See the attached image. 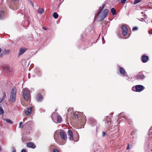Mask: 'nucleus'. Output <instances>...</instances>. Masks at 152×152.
<instances>
[{
	"label": "nucleus",
	"mask_w": 152,
	"mask_h": 152,
	"mask_svg": "<svg viewBox=\"0 0 152 152\" xmlns=\"http://www.w3.org/2000/svg\"><path fill=\"white\" fill-rule=\"evenodd\" d=\"M122 29V33L124 36L126 35L127 34L128 29L126 26L123 25L121 27Z\"/></svg>",
	"instance_id": "obj_8"
},
{
	"label": "nucleus",
	"mask_w": 152,
	"mask_h": 152,
	"mask_svg": "<svg viewBox=\"0 0 152 152\" xmlns=\"http://www.w3.org/2000/svg\"><path fill=\"white\" fill-rule=\"evenodd\" d=\"M53 17L55 19H57L58 16V14L56 12H54L53 13Z\"/></svg>",
	"instance_id": "obj_24"
},
{
	"label": "nucleus",
	"mask_w": 152,
	"mask_h": 152,
	"mask_svg": "<svg viewBox=\"0 0 152 152\" xmlns=\"http://www.w3.org/2000/svg\"><path fill=\"white\" fill-rule=\"evenodd\" d=\"M28 20H25V22H24V23H28Z\"/></svg>",
	"instance_id": "obj_41"
},
{
	"label": "nucleus",
	"mask_w": 152,
	"mask_h": 152,
	"mask_svg": "<svg viewBox=\"0 0 152 152\" xmlns=\"http://www.w3.org/2000/svg\"><path fill=\"white\" fill-rule=\"evenodd\" d=\"M27 120V118L25 117L23 119V122H24V121H26Z\"/></svg>",
	"instance_id": "obj_37"
},
{
	"label": "nucleus",
	"mask_w": 152,
	"mask_h": 152,
	"mask_svg": "<svg viewBox=\"0 0 152 152\" xmlns=\"http://www.w3.org/2000/svg\"><path fill=\"white\" fill-rule=\"evenodd\" d=\"M26 25H26L24 24V23L23 24V26H26Z\"/></svg>",
	"instance_id": "obj_46"
},
{
	"label": "nucleus",
	"mask_w": 152,
	"mask_h": 152,
	"mask_svg": "<svg viewBox=\"0 0 152 152\" xmlns=\"http://www.w3.org/2000/svg\"><path fill=\"white\" fill-rule=\"evenodd\" d=\"M22 95L24 99L28 101L30 99V91L27 88L23 89L22 91Z\"/></svg>",
	"instance_id": "obj_2"
},
{
	"label": "nucleus",
	"mask_w": 152,
	"mask_h": 152,
	"mask_svg": "<svg viewBox=\"0 0 152 152\" xmlns=\"http://www.w3.org/2000/svg\"><path fill=\"white\" fill-rule=\"evenodd\" d=\"M57 117V118L58 122L59 123H61L62 121V118L61 116L59 115H57V113L56 112L53 113L51 115V118L53 121L54 122L55 121L54 120L55 118Z\"/></svg>",
	"instance_id": "obj_5"
},
{
	"label": "nucleus",
	"mask_w": 152,
	"mask_h": 152,
	"mask_svg": "<svg viewBox=\"0 0 152 152\" xmlns=\"http://www.w3.org/2000/svg\"><path fill=\"white\" fill-rule=\"evenodd\" d=\"M125 77L126 78V79L129 81H130L131 80V78L130 77Z\"/></svg>",
	"instance_id": "obj_33"
},
{
	"label": "nucleus",
	"mask_w": 152,
	"mask_h": 152,
	"mask_svg": "<svg viewBox=\"0 0 152 152\" xmlns=\"http://www.w3.org/2000/svg\"><path fill=\"white\" fill-rule=\"evenodd\" d=\"M130 147H129V144H128V146L127 148V149H129L130 148Z\"/></svg>",
	"instance_id": "obj_40"
},
{
	"label": "nucleus",
	"mask_w": 152,
	"mask_h": 152,
	"mask_svg": "<svg viewBox=\"0 0 152 152\" xmlns=\"http://www.w3.org/2000/svg\"><path fill=\"white\" fill-rule=\"evenodd\" d=\"M144 19L143 18H140V19H139V20L140 21H143Z\"/></svg>",
	"instance_id": "obj_39"
},
{
	"label": "nucleus",
	"mask_w": 152,
	"mask_h": 152,
	"mask_svg": "<svg viewBox=\"0 0 152 152\" xmlns=\"http://www.w3.org/2000/svg\"><path fill=\"white\" fill-rule=\"evenodd\" d=\"M145 89L144 86L141 85H137L132 87V89L134 91L140 92L142 91Z\"/></svg>",
	"instance_id": "obj_4"
},
{
	"label": "nucleus",
	"mask_w": 152,
	"mask_h": 152,
	"mask_svg": "<svg viewBox=\"0 0 152 152\" xmlns=\"http://www.w3.org/2000/svg\"><path fill=\"white\" fill-rule=\"evenodd\" d=\"M53 152H59L58 150L56 149H53Z\"/></svg>",
	"instance_id": "obj_31"
},
{
	"label": "nucleus",
	"mask_w": 152,
	"mask_h": 152,
	"mask_svg": "<svg viewBox=\"0 0 152 152\" xmlns=\"http://www.w3.org/2000/svg\"><path fill=\"white\" fill-rule=\"evenodd\" d=\"M127 0H121V2L122 4H124L125 3Z\"/></svg>",
	"instance_id": "obj_32"
},
{
	"label": "nucleus",
	"mask_w": 152,
	"mask_h": 152,
	"mask_svg": "<svg viewBox=\"0 0 152 152\" xmlns=\"http://www.w3.org/2000/svg\"><path fill=\"white\" fill-rule=\"evenodd\" d=\"M21 152H26V151L25 149H23L21 150Z\"/></svg>",
	"instance_id": "obj_35"
},
{
	"label": "nucleus",
	"mask_w": 152,
	"mask_h": 152,
	"mask_svg": "<svg viewBox=\"0 0 152 152\" xmlns=\"http://www.w3.org/2000/svg\"><path fill=\"white\" fill-rule=\"evenodd\" d=\"M105 121V124L107 126L110 125L112 124L110 116L107 117L106 118Z\"/></svg>",
	"instance_id": "obj_9"
},
{
	"label": "nucleus",
	"mask_w": 152,
	"mask_h": 152,
	"mask_svg": "<svg viewBox=\"0 0 152 152\" xmlns=\"http://www.w3.org/2000/svg\"><path fill=\"white\" fill-rule=\"evenodd\" d=\"M96 124V121L95 120H94V124Z\"/></svg>",
	"instance_id": "obj_43"
},
{
	"label": "nucleus",
	"mask_w": 152,
	"mask_h": 152,
	"mask_svg": "<svg viewBox=\"0 0 152 152\" xmlns=\"http://www.w3.org/2000/svg\"><path fill=\"white\" fill-rule=\"evenodd\" d=\"M23 127V122H20L19 123V127L21 128H22Z\"/></svg>",
	"instance_id": "obj_27"
},
{
	"label": "nucleus",
	"mask_w": 152,
	"mask_h": 152,
	"mask_svg": "<svg viewBox=\"0 0 152 152\" xmlns=\"http://www.w3.org/2000/svg\"><path fill=\"white\" fill-rule=\"evenodd\" d=\"M3 96L2 98L4 99L6 97V93L5 92L3 93Z\"/></svg>",
	"instance_id": "obj_28"
},
{
	"label": "nucleus",
	"mask_w": 152,
	"mask_h": 152,
	"mask_svg": "<svg viewBox=\"0 0 152 152\" xmlns=\"http://www.w3.org/2000/svg\"><path fill=\"white\" fill-rule=\"evenodd\" d=\"M68 134L69 136V140H72L73 139V136L72 131L71 130H69L68 132Z\"/></svg>",
	"instance_id": "obj_13"
},
{
	"label": "nucleus",
	"mask_w": 152,
	"mask_h": 152,
	"mask_svg": "<svg viewBox=\"0 0 152 152\" xmlns=\"http://www.w3.org/2000/svg\"><path fill=\"white\" fill-rule=\"evenodd\" d=\"M119 71L120 74L123 76H124V77H128V75L126 74V72H125V70L123 68H120Z\"/></svg>",
	"instance_id": "obj_11"
},
{
	"label": "nucleus",
	"mask_w": 152,
	"mask_h": 152,
	"mask_svg": "<svg viewBox=\"0 0 152 152\" xmlns=\"http://www.w3.org/2000/svg\"><path fill=\"white\" fill-rule=\"evenodd\" d=\"M4 12L2 11H0V20L2 19L4 17Z\"/></svg>",
	"instance_id": "obj_20"
},
{
	"label": "nucleus",
	"mask_w": 152,
	"mask_h": 152,
	"mask_svg": "<svg viewBox=\"0 0 152 152\" xmlns=\"http://www.w3.org/2000/svg\"><path fill=\"white\" fill-rule=\"evenodd\" d=\"M152 130V126L150 128V131H151Z\"/></svg>",
	"instance_id": "obj_45"
},
{
	"label": "nucleus",
	"mask_w": 152,
	"mask_h": 152,
	"mask_svg": "<svg viewBox=\"0 0 152 152\" xmlns=\"http://www.w3.org/2000/svg\"><path fill=\"white\" fill-rule=\"evenodd\" d=\"M39 74H41V71H39Z\"/></svg>",
	"instance_id": "obj_48"
},
{
	"label": "nucleus",
	"mask_w": 152,
	"mask_h": 152,
	"mask_svg": "<svg viewBox=\"0 0 152 152\" xmlns=\"http://www.w3.org/2000/svg\"><path fill=\"white\" fill-rule=\"evenodd\" d=\"M142 62L145 63L147 62L148 61L149 57L145 54H143L141 57Z\"/></svg>",
	"instance_id": "obj_7"
},
{
	"label": "nucleus",
	"mask_w": 152,
	"mask_h": 152,
	"mask_svg": "<svg viewBox=\"0 0 152 152\" xmlns=\"http://www.w3.org/2000/svg\"><path fill=\"white\" fill-rule=\"evenodd\" d=\"M102 40H103L104 39H103V37L102 38Z\"/></svg>",
	"instance_id": "obj_51"
},
{
	"label": "nucleus",
	"mask_w": 152,
	"mask_h": 152,
	"mask_svg": "<svg viewBox=\"0 0 152 152\" xmlns=\"http://www.w3.org/2000/svg\"><path fill=\"white\" fill-rule=\"evenodd\" d=\"M12 1H17L18 0H12Z\"/></svg>",
	"instance_id": "obj_49"
},
{
	"label": "nucleus",
	"mask_w": 152,
	"mask_h": 152,
	"mask_svg": "<svg viewBox=\"0 0 152 152\" xmlns=\"http://www.w3.org/2000/svg\"><path fill=\"white\" fill-rule=\"evenodd\" d=\"M3 119L6 121L7 122H8V123L10 124H12L13 123V122L11 120L9 119L8 118H3Z\"/></svg>",
	"instance_id": "obj_21"
},
{
	"label": "nucleus",
	"mask_w": 152,
	"mask_h": 152,
	"mask_svg": "<svg viewBox=\"0 0 152 152\" xmlns=\"http://www.w3.org/2000/svg\"><path fill=\"white\" fill-rule=\"evenodd\" d=\"M137 77L138 79H143L145 77V76L142 72L139 73L137 75Z\"/></svg>",
	"instance_id": "obj_12"
},
{
	"label": "nucleus",
	"mask_w": 152,
	"mask_h": 152,
	"mask_svg": "<svg viewBox=\"0 0 152 152\" xmlns=\"http://www.w3.org/2000/svg\"><path fill=\"white\" fill-rule=\"evenodd\" d=\"M138 29V28L137 27H134L133 28L132 31H135Z\"/></svg>",
	"instance_id": "obj_29"
},
{
	"label": "nucleus",
	"mask_w": 152,
	"mask_h": 152,
	"mask_svg": "<svg viewBox=\"0 0 152 152\" xmlns=\"http://www.w3.org/2000/svg\"><path fill=\"white\" fill-rule=\"evenodd\" d=\"M16 93V89L15 87H14L12 88L10 92V100L11 102L13 103L15 102Z\"/></svg>",
	"instance_id": "obj_3"
},
{
	"label": "nucleus",
	"mask_w": 152,
	"mask_h": 152,
	"mask_svg": "<svg viewBox=\"0 0 152 152\" xmlns=\"http://www.w3.org/2000/svg\"><path fill=\"white\" fill-rule=\"evenodd\" d=\"M4 99H3V98H2L1 100V101L0 102V103H1L2 102H3V101Z\"/></svg>",
	"instance_id": "obj_38"
},
{
	"label": "nucleus",
	"mask_w": 152,
	"mask_h": 152,
	"mask_svg": "<svg viewBox=\"0 0 152 152\" xmlns=\"http://www.w3.org/2000/svg\"><path fill=\"white\" fill-rule=\"evenodd\" d=\"M42 28H43V29L44 30H46V29L45 27H43Z\"/></svg>",
	"instance_id": "obj_44"
},
{
	"label": "nucleus",
	"mask_w": 152,
	"mask_h": 152,
	"mask_svg": "<svg viewBox=\"0 0 152 152\" xmlns=\"http://www.w3.org/2000/svg\"><path fill=\"white\" fill-rule=\"evenodd\" d=\"M151 151H152V149H151Z\"/></svg>",
	"instance_id": "obj_53"
},
{
	"label": "nucleus",
	"mask_w": 152,
	"mask_h": 152,
	"mask_svg": "<svg viewBox=\"0 0 152 152\" xmlns=\"http://www.w3.org/2000/svg\"><path fill=\"white\" fill-rule=\"evenodd\" d=\"M141 1V0H135L134 2V4H136L140 2Z\"/></svg>",
	"instance_id": "obj_26"
},
{
	"label": "nucleus",
	"mask_w": 152,
	"mask_h": 152,
	"mask_svg": "<svg viewBox=\"0 0 152 152\" xmlns=\"http://www.w3.org/2000/svg\"><path fill=\"white\" fill-rule=\"evenodd\" d=\"M1 48H0V53L1 52Z\"/></svg>",
	"instance_id": "obj_47"
},
{
	"label": "nucleus",
	"mask_w": 152,
	"mask_h": 152,
	"mask_svg": "<svg viewBox=\"0 0 152 152\" xmlns=\"http://www.w3.org/2000/svg\"><path fill=\"white\" fill-rule=\"evenodd\" d=\"M104 43L103 42H102V43L103 44H104Z\"/></svg>",
	"instance_id": "obj_52"
},
{
	"label": "nucleus",
	"mask_w": 152,
	"mask_h": 152,
	"mask_svg": "<svg viewBox=\"0 0 152 152\" xmlns=\"http://www.w3.org/2000/svg\"><path fill=\"white\" fill-rule=\"evenodd\" d=\"M60 134L61 137L64 140H66V134L64 131L62 130L60 132Z\"/></svg>",
	"instance_id": "obj_10"
},
{
	"label": "nucleus",
	"mask_w": 152,
	"mask_h": 152,
	"mask_svg": "<svg viewBox=\"0 0 152 152\" xmlns=\"http://www.w3.org/2000/svg\"><path fill=\"white\" fill-rule=\"evenodd\" d=\"M12 152H16V150L15 148H12Z\"/></svg>",
	"instance_id": "obj_34"
},
{
	"label": "nucleus",
	"mask_w": 152,
	"mask_h": 152,
	"mask_svg": "<svg viewBox=\"0 0 152 152\" xmlns=\"http://www.w3.org/2000/svg\"><path fill=\"white\" fill-rule=\"evenodd\" d=\"M44 12V10L42 9H39L38 10V12L40 14H42Z\"/></svg>",
	"instance_id": "obj_25"
},
{
	"label": "nucleus",
	"mask_w": 152,
	"mask_h": 152,
	"mask_svg": "<svg viewBox=\"0 0 152 152\" xmlns=\"http://www.w3.org/2000/svg\"><path fill=\"white\" fill-rule=\"evenodd\" d=\"M104 6H105V4H103L102 5V7H100V9H99V10L98 12V14H97V17H98L99 16V15L101 13V12L102 11V10H103V9H104Z\"/></svg>",
	"instance_id": "obj_19"
},
{
	"label": "nucleus",
	"mask_w": 152,
	"mask_h": 152,
	"mask_svg": "<svg viewBox=\"0 0 152 152\" xmlns=\"http://www.w3.org/2000/svg\"><path fill=\"white\" fill-rule=\"evenodd\" d=\"M73 117L76 119V120L80 118L79 122H80V124L82 126H84L86 122V119L85 116L82 113H80L78 115L76 113H74Z\"/></svg>",
	"instance_id": "obj_1"
},
{
	"label": "nucleus",
	"mask_w": 152,
	"mask_h": 152,
	"mask_svg": "<svg viewBox=\"0 0 152 152\" xmlns=\"http://www.w3.org/2000/svg\"><path fill=\"white\" fill-rule=\"evenodd\" d=\"M108 12L109 11L108 9H105L103 11L102 13V15L101 16L99 15V16L98 17H100V20H102L106 17L108 15Z\"/></svg>",
	"instance_id": "obj_6"
},
{
	"label": "nucleus",
	"mask_w": 152,
	"mask_h": 152,
	"mask_svg": "<svg viewBox=\"0 0 152 152\" xmlns=\"http://www.w3.org/2000/svg\"><path fill=\"white\" fill-rule=\"evenodd\" d=\"M73 109L71 108H69L67 110V111L68 112H70L71 113H72V112H73Z\"/></svg>",
	"instance_id": "obj_30"
},
{
	"label": "nucleus",
	"mask_w": 152,
	"mask_h": 152,
	"mask_svg": "<svg viewBox=\"0 0 152 152\" xmlns=\"http://www.w3.org/2000/svg\"><path fill=\"white\" fill-rule=\"evenodd\" d=\"M32 107H31L28 108L27 110L25 111V114L26 115H30L32 111Z\"/></svg>",
	"instance_id": "obj_18"
},
{
	"label": "nucleus",
	"mask_w": 152,
	"mask_h": 152,
	"mask_svg": "<svg viewBox=\"0 0 152 152\" xmlns=\"http://www.w3.org/2000/svg\"><path fill=\"white\" fill-rule=\"evenodd\" d=\"M118 117H122L123 118L125 119L126 121H128V117L125 115V114L124 113H120Z\"/></svg>",
	"instance_id": "obj_16"
},
{
	"label": "nucleus",
	"mask_w": 152,
	"mask_h": 152,
	"mask_svg": "<svg viewBox=\"0 0 152 152\" xmlns=\"http://www.w3.org/2000/svg\"><path fill=\"white\" fill-rule=\"evenodd\" d=\"M54 138L55 139V135H54Z\"/></svg>",
	"instance_id": "obj_50"
},
{
	"label": "nucleus",
	"mask_w": 152,
	"mask_h": 152,
	"mask_svg": "<svg viewBox=\"0 0 152 152\" xmlns=\"http://www.w3.org/2000/svg\"><path fill=\"white\" fill-rule=\"evenodd\" d=\"M149 34H152V29L148 31Z\"/></svg>",
	"instance_id": "obj_36"
},
{
	"label": "nucleus",
	"mask_w": 152,
	"mask_h": 152,
	"mask_svg": "<svg viewBox=\"0 0 152 152\" xmlns=\"http://www.w3.org/2000/svg\"><path fill=\"white\" fill-rule=\"evenodd\" d=\"M26 146L28 148H35L36 147L34 143L32 142H29L26 145Z\"/></svg>",
	"instance_id": "obj_14"
},
{
	"label": "nucleus",
	"mask_w": 152,
	"mask_h": 152,
	"mask_svg": "<svg viewBox=\"0 0 152 152\" xmlns=\"http://www.w3.org/2000/svg\"><path fill=\"white\" fill-rule=\"evenodd\" d=\"M4 113V111L2 108V106L1 104H0V115H3Z\"/></svg>",
	"instance_id": "obj_22"
},
{
	"label": "nucleus",
	"mask_w": 152,
	"mask_h": 152,
	"mask_svg": "<svg viewBox=\"0 0 152 152\" xmlns=\"http://www.w3.org/2000/svg\"><path fill=\"white\" fill-rule=\"evenodd\" d=\"M27 49L25 48H21L20 49L18 56H20L23 54L26 50Z\"/></svg>",
	"instance_id": "obj_15"
},
{
	"label": "nucleus",
	"mask_w": 152,
	"mask_h": 152,
	"mask_svg": "<svg viewBox=\"0 0 152 152\" xmlns=\"http://www.w3.org/2000/svg\"><path fill=\"white\" fill-rule=\"evenodd\" d=\"M111 11L113 15H115L116 13L115 10L114 8H112L111 10Z\"/></svg>",
	"instance_id": "obj_23"
},
{
	"label": "nucleus",
	"mask_w": 152,
	"mask_h": 152,
	"mask_svg": "<svg viewBox=\"0 0 152 152\" xmlns=\"http://www.w3.org/2000/svg\"><path fill=\"white\" fill-rule=\"evenodd\" d=\"M36 99L38 102H40L42 99V97L41 94H37Z\"/></svg>",
	"instance_id": "obj_17"
},
{
	"label": "nucleus",
	"mask_w": 152,
	"mask_h": 152,
	"mask_svg": "<svg viewBox=\"0 0 152 152\" xmlns=\"http://www.w3.org/2000/svg\"><path fill=\"white\" fill-rule=\"evenodd\" d=\"M105 134V132H102V136L103 137H104V136Z\"/></svg>",
	"instance_id": "obj_42"
}]
</instances>
